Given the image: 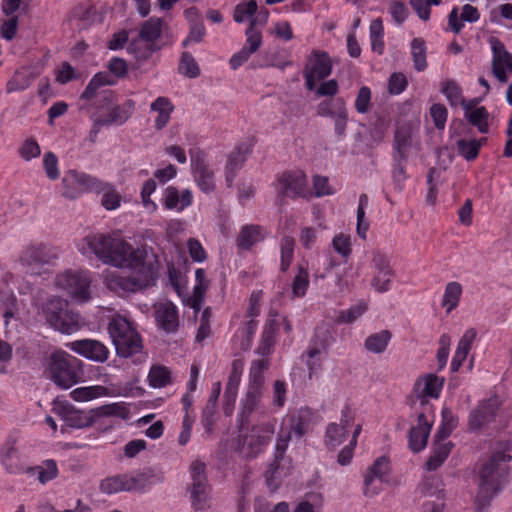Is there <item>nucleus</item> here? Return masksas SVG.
Instances as JSON below:
<instances>
[{"label":"nucleus","mask_w":512,"mask_h":512,"mask_svg":"<svg viewBox=\"0 0 512 512\" xmlns=\"http://www.w3.org/2000/svg\"><path fill=\"white\" fill-rule=\"evenodd\" d=\"M94 192L100 195V203L105 210L113 211L120 208L122 195L112 183L99 180Z\"/></svg>","instance_id":"nucleus-29"},{"label":"nucleus","mask_w":512,"mask_h":512,"mask_svg":"<svg viewBox=\"0 0 512 512\" xmlns=\"http://www.w3.org/2000/svg\"><path fill=\"white\" fill-rule=\"evenodd\" d=\"M488 42L492 50L493 74L500 82H506L508 75L512 73V54L496 37H490Z\"/></svg>","instance_id":"nucleus-14"},{"label":"nucleus","mask_w":512,"mask_h":512,"mask_svg":"<svg viewBox=\"0 0 512 512\" xmlns=\"http://www.w3.org/2000/svg\"><path fill=\"white\" fill-rule=\"evenodd\" d=\"M258 10V5L255 0H248L238 3L235 6L233 19L237 23H243L245 21L256 20L257 23L265 24L268 20L269 13L267 10L261 11L256 17L255 14Z\"/></svg>","instance_id":"nucleus-27"},{"label":"nucleus","mask_w":512,"mask_h":512,"mask_svg":"<svg viewBox=\"0 0 512 512\" xmlns=\"http://www.w3.org/2000/svg\"><path fill=\"white\" fill-rule=\"evenodd\" d=\"M157 325L166 332H175L178 327V311L171 301H162L155 305Z\"/></svg>","instance_id":"nucleus-25"},{"label":"nucleus","mask_w":512,"mask_h":512,"mask_svg":"<svg viewBox=\"0 0 512 512\" xmlns=\"http://www.w3.org/2000/svg\"><path fill=\"white\" fill-rule=\"evenodd\" d=\"M116 354L122 358L137 357V361L141 362L146 359L143 352V343L140 335L135 330L128 334L125 338L113 342Z\"/></svg>","instance_id":"nucleus-21"},{"label":"nucleus","mask_w":512,"mask_h":512,"mask_svg":"<svg viewBox=\"0 0 512 512\" xmlns=\"http://www.w3.org/2000/svg\"><path fill=\"white\" fill-rule=\"evenodd\" d=\"M82 362L63 350L54 351L48 359L50 379L60 388L68 389L79 381Z\"/></svg>","instance_id":"nucleus-4"},{"label":"nucleus","mask_w":512,"mask_h":512,"mask_svg":"<svg viewBox=\"0 0 512 512\" xmlns=\"http://www.w3.org/2000/svg\"><path fill=\"white\" fill-rule=\"evenodd\" d=\"M476 335V330L473 328L466 330L465 333L462 335L451 361V370L453 372H457L461 367L462 363L466 360L468 353L471 349V345L476 338Z\"/></svg>","instance_id":"nucleus-32"},{"label":"nucleus","mask_w":512,"mask_h":512,"mask_svg":"<svg viewBox=\"0 0 512 512\" xmlns=\"http://www.w3.org/2000/svg\"><path fill=\"white\" fill-rule=\"evenodd\" d=\"M372 264L375 274L371 279V286L378 293L388 292L392 287L395 276L388 260L381 253L375 252L372 257Z\"/></svg>","instance_id":"nucleus-17"},{"label":"nucleus","mask_w":512,"mask_h":512,"mask_svg":"<svg viewBox=\"0 0 512 512\" xmlns=\"http://www.w3.org/2000/svg\"><path fill=\"white\" fill-rule=\"evenodd\" d=\"M190 160L192 175L200 190L205 193L212 192L215 189V176L212 168L206 162L204 152L191 151Z\"/></svg>","instance_id":"nucleus-13"},{"label":"nucleus","mask_w":512,"mask_h":512,"mask_svg":"<svg viewBox=\"0 0 512 512\" xmlns=\"http://www.w3.org/2000/svg\"><path fill=\"white\" fill-rule=\"evenodd\" d=\"M113 79L105 72H99L93 76L90 80L89 84L83 91L81 98L85 100H90L93 98L97 92V90L105 85H113Z\"/></svg>","instance_id":"nucleus-48"},{"label":"nucleus","mask_w":512,"mask_h":512,"mask_svg":"<svg viewBox=\"0 0 512 512\" xmlns=\"http://www.w3.org/2000/svg\"><path fill=\"white\" fill-rule=\"evenodd\" d=\"M275 432L273 422H265L254 426L250 433L243 437L241 453L245 457H255L269 443Z\"/></svg>","instance_id":"nucleus-10"},{"label":"nucleus","mask_w":512,"mask_h":512,"mask_svg":"<svg viewBox=\"0 0 512 512\" xmlns=\"http://www.w3.org/2000/svg\"><path fill=\"white\" fill-rule=\"evenodd\" d=\"M79 251L93 253L100 261L115 268H153L147 262L145 248L133 247L126 240L102 233L89 234L79 244Z\"/></svg>","instance_id":"nucleus-1"},{"label":"nucleus","mask_w":512,"mask_h":512,"mask_svg":"<svg viewBox=\"0 0 512 512\" xmlns=\"http://www.w3.org/2000/svg\"><path fill=\"white\" fill-rule=\"evenodd\" d=\"M193 203V194L189 189L179 190L175 186H167L162 191L161 205L164 209L181 213Z\"/></svg>","instance_id":"nucleus-18"},{"label":"nucleus","mask_w":512,"mask_h":512,"mask_svg":"<svg viewBox=\"0 0 512 512\" xmlns=\"http://www.w3.org/2000/svg\"><path fill=\"white\" fill-rule=\"evenodd\" d=\"M191 504L195 510L203 511L210 507V489L206 485H191L190 488Z\"/></svg>","instance_id":"nucleus-44"},{"label":"nucleus","mask_w":512,"mask_h":512,"mask_svg":"<svg viewBox=\"0 0 512 512\" xmlns=\"http://www.w3.org/2000/svg\"><path fill=\"white\" fill-rule=\"evenodd\" d=\"M150 110L156 114L154 123L155 127L160 130L170 121L174 106L169 98L160 96L151 103Z\"/></svg>","instance_id":"nucleus-33"},{"label":"nucleus","mask_w":512,"mask_h":512,"mask_svg":"<svg viewBox=\"0 0 512 512\" xmlns=\"http://www.w3.org/2000/svg\"><path fill=\"white\" fill-rule=\"evenodd\" d=\"M133 331H135V328L132 326L131 322L122 316L113 317L108 324V333L112 343L125 338Z\"/></svg>","instance_id":"nucleus-42"},{"label":"nucleus","mask_w":512,"mask_h":512,"mask_svg":"<svg viewBox=\"0 0 512 512\" xmlns=\"http://www.w3.org/2000/svg\"><path fill=\"white\" fill-rule=\"evenodd\" d=\"M412 143V133L410 129L399 128L395 134L394 149L396 151L395 158L402 160L406 157L407 151Z\"/></svg>","instance_id":"nucleus-47"},{"label":"nucleus","mask_w":512,"mask_h":512,"mask_svg":"<svg viewBox=\"0 0 512 512\" xmlns=\"http://www.w3.org/2000/svg\"><path fill=\"white\" fill-rule=\"evenodd\" d=\"M485 139L481 140H459L457 142L459 153L467 160L475 159Z\"/></svg>","instance_id":"nucleus-54"},{"label":"nucleus","mask_w":512,"mask_h":512,"mask_svg":"<svg viewBox=\"0 0 512 512\" xmlns=\"http://www.w3.org/2000/svg\"><path fill=\"white\" fill-rule=\"evenodd\" d=\"M390 461L386 456L377 458L364 474V495L373 498L379 495L384 484L388 482L390 474Z\"/></svg>","instance_id":"nucleus-8"},{"label":"nucleus","mask_w":512,"mask_h":512,"mask_svg":"<svg viewBox=\"0 0 512 512\" xmlns=\"http://www.w3.org/2000/svg\"><path fill=\"white\" fill-rule=\"evenodd\" d=\"M354 419L355 412L351 408L345 407L341 411L340 422L330 423L327 426L325 445L329 449H335L346 440L347 429L353 425Z\"/></svg>","instance_id":"nucleus-15"},{"label":"nucleus","mask_w":512,"mask_h":512,"mask_svg":"<svg viewBox=\"0 0 512 512\" xmlns=\"http://www.w3.org/2000/svg\"><path fill=\"white\" fill-rule=\"evenodd\" d=\"M100 491L104 494L131 492L128 474H120L103 479L100 483Z\"/></svg>","instance_id":"nucleus-36"},{"label":"nucleus","mask_w":512,"mask_h":512,"mask_svg":"<svg viewBox=\"0 0 512 512\" xmlns=\"http://www.w3.org/2000/svg\"><path fill=\"white\" fill-rule=\"evenodd\" d=\"M306 186L307 178L303 172L284 173L277 181L278 191L289 197L303 196Z\"/></svg>","instance_id":"nucleus-20"},{"label":"nucleus","mask_w":512,"mask_h":512,"mask_svg":"<svg viewBox=\"0 0 512 512\" xmlns=\"http://www.w3.org/2000/svg\"><path fill=\"white\" fill-rule=\"evenodd\" d=\"M43 169L50 180H56L60 176L58 158L53 152H46L42 159Z\"/></svg>","instance_id":"nucleus-59"},{"label":"nucleus","mask_w":512,"mask_h":512,"mask_svg":"<svg viewBox=\"0 0 512 512\" xmlns=\"http://www.w3.org/2000/svg\"><path fill=\"white\" fill-rule=\"evenodd\" d=\"M334 250L344 258L351 255V237L344 233H338L332 240Z\"/></svg>","instance_id":"nucleus-62"},{"label":"nucleus","mask_w":512,"mask_h":512,"mask_svg":"<svg viewBox=\"0 0 512 512\" xmlns=\"http://www.w3.org/2000/svg\"><path fill=\"white\" fill-rule=\"evenodd\" d=\"M127 269V274L118 270H104L101 279L105 287L114 293L123 294L148 288L155 283L156 275L153 268Z\"/></svg>","instance_id":"nucleus-3"},{"label":"nucleus","mask_w":512,"mask_h":512,"mask_svg":"<svg viewBox=\"0 0 512 512\" xmlns=\"http://www.w3.org/2000/svg\"><path fill=\"white\" fill-rule=\"evenodd\" d=\"M0 463L6 472L19 474L25 470L26 461L15 441H7L1 448Z\"/></svg>","instance_id":"nucleus-19"},{"label":"nucleus","mask_w":512,"mask_h":512,"mask_svg":"<svg viewBox=\"0 0 512 512\" xmlns=\"http://www.w3.org/2000/svg\"><path fill=\"white\" fill-rule=\"evenodd\" d=\"M287 383L282 380L274 381L272 385V406L277 410L283 408L287 398Z\"/></svg>","instance_id":"nucleus-57"},{"label":"nucleus","mask_w":512,"mask_h":512,"mask_svg":"<svg viewBox=\"0 0 512 512\" xmlns=\"http://www.w3.org/2000/svg\"><path fill=\"white\" fill-rule=\"evenodd\" d=\"M465 117L469 120V122L477 127L479 132L488 133V117L489 113L483 106H477L474 100L468 101V104H465L464 108Z\"/></svg>","instance_id":"nucleus-30"},{"label":"nucleus","mask_w":512,"mask_h":512,"mask_svg":"<svg viewBox=\"0 0 512 512\" xmlns=\"http://www.w3.org/2000/svg\"><path fill=\"white\" fill-rule=\"evenodd\" d=\"M38 480L42 484H46L49 481L55 479L58 475V468L53 460L45 461L41 466L37 468Z\"/></svg>","instance_id":"nucleus-64"},{"label":"nucleus","mask_w":512,"mask_h":512,"mask_svg":"<svg viewBox=\"0 0 512 512\" xmlns=\"http://www.w3.org/2000/svg\"><path fill=\"white\" fill-rule=\"evenodd\" d=\"M462 293L463 288L459 282L452 281L446 284L441 306L445 309L447 314L458 307Z\"/></svg>","instance_id":"nucleus-38"},{"label":"nucleus","mask_w":512,"mask_h":512,"mask_svg":"<svg viewBox=\"0 0 512 512\" xmlns=\"http://www.w3.org/2000/svg\"><path fill=\"white\" fill-rule=\"evenodd\" d=\"M479 19V10L471 4L463 5L460 13L457 7H453L448 14V27L453 33L458 34L464 28L465 22L475 23Z\"/></svg>","instance_id":"nucleus-24"},{"label":"nucleus","mask_w":512,"mask_h":512,"mask_svg":"<svg viewBox=\"0 0 512 512\" xmlns=\"http://www.w3.org/2000/svg\"><path fill=\"white\" fill-rule=\"evenodd\" d=\"M156 187V182L153 179H149L143 183L140 192L142 205L151 214L158 210L157 203L151 199L152 194L156 191Z\"/></svg>","instance_id":"nucleus-52"},{"label":"nucleus","mask_w":512,"mask_h":512,"mask_svg":"<svg viewBox=\"0 0 512 512\" xmlns=\"http://www.w3.org/2000/svg\"><path fill=\"white\" fill-rule=\"evenodd\" d=\"M411 54L413 57L414 67L417 71H423L427 67L426 61V45L421 38H414L411 42Z\"/></svg>","instance_id":"nucleus-50"},{"label":"nucleus","mask_w":512,"mask_h":512,"mask_svg":"<svg viewBox=\"0 0 512 512\" xmlns=\"http://www.w3.org/2000/svg\"><path fill=\"white\" fill-rule=\"evenodd\" d=\"M209 287V280L207 279L206 272L202 268L195 271V285L193 288V306H199L204 298L205 292Z\"/></svg>","instance_id":"nucleus-49"},{"label":"nucleus","mask_w":512,"mask_h":512,"mask_svg":"<svg viewBox=\"0 0 512 512\" xmlns=\"http://www.w3.org/2000/svg\"><path fill=\"white\" fill-rule=\"evenodd\" d=\"M308 270L302 266L298 267L297 274L292 282V296L294 298L304 297L309 287Z\"/></svg>","instance_id":"nucleus-51"},{"label":"nucleus","mask_w":512,"mask_h":512,"mask_svg":"<svg viewBox=\"0 0 512 512\" xmlns=\"http://www.w3.org/2000/svg\"><path fill=\"white\" fill-rule=\"evenodd\" d=\"M100 179L75 170L68 171L63 179V195L74 199L84 192H94Z\"/></svg>","instance_id":"nucleus-11"},{"label":"nucleus","mask_w":512,"mask_h":512,"mask_svg":"<svg viewBox=\"0 0 512 512\" xmlns=\"http://www.w3.org/2000/svg\"><path fill=\"white\" fill-rule=\"evenodd\" d=\"M179 72L186 77L196 78L200 74V68L190 54L184 53L180 60Z\"/></svg>","instance_id":"nucleus-58"},{"label":"nucleus","mask_w":512,"mask_h":512,"mask_svg":"<svg viewBox=\"0 0 512 512\" xmlns=\"http://www.w3.org/2000/svg\"><path fill=\"white\" fill-rule=\"evenodd\" d=\"M441 92L446 97L451 106H462L464 108L468 101H465L462 96V89L452 80H447L442 83Z\"/></svg>","instance_id":"nucleus-45"},{"label":"nucleus","mask_w":512,"mask_h":512,"mask_svg":"<svg viewBox=\"0 0 512 512\" xmlns=\"http://www.w3.org/2000/svg\"><path fill=\"white\" fill-rule=\"evenodd\" d=\"M37 313L50 328L62 334L71 335L83 325L80 314L70 310L68 302L58 296L43 300L38 306Z\"/></svg>","instance_id":"nucleus-2"},{"label":"nucleus","mask_w":512,"mask_h":512,"mask_svg":"<svg viewBox=\"0 0 512 512\" xmlns=\"http://www.w3.org/2000/svg\"><path fill=\"white\" fill-rule=\"evenodd\" d=\"M268 369V360L265 358L252 362L249 371V382L264 384V372Z\"/></svg>","instance_id":"nucleus-63"},{"label":"nucleus","mask_w":512,"mask_h":512,"mask_svg":"<svg viewBox=\"0 0 512 512\" xmlns=\"http://www.w3.org/2000/svg\"><path fill=\"white\" fill-rule=\"evenodd\" d=\"M244 367L245 362L243 359L238 358L233 360L225 390V398H230L232 402H235L236 400L237 391L241 383Z\"/></svg>","instance_id":"nucleus-35"},{"label":"nucleus","mask_w":512,"mask_h":512,"mask_svg":"<svg viewBox=\"0 0 512 512\" xmlns=\"http://www.w3.org/2000/svg\"><path fill=\"white\" fill-rule=\"evenodd\" d=\"M56 251L45 244H37L28 247L22 256V265L26 267L27 272L38 274L43 267L56 259Z\"/></svg>","instance_id":"nucleus-12"},{"label":"nucleus","mask_w":512,"mask_h":512,"mask_svg":"<svg viewBox=\"0 0 512 512\" xmlns=\"http://www.w3.org/2000/svg\"><path fill=\"white\" fill-rule=\"evenodd\" d=\"M162 31V21L159 18H150L147 20L140 32V36L146 41L156 40Z\"/></svg>","instance_id":"nucleus-55"},{"label":"nucleus","mask_w":512,"mask_h":512,"mask_svg":"<svg viewBox=\"0 0 512 512\" xmlns=\"http://www.w3.org/2000/svg\"><path fill=\"white\" fill-rule=\"evenodd\" d=\"M255 25L256 20H251V24L245 32L246 44L243 48L248 50L251 54L256 52L262 44V34L255 28Z\"/></svg>","instance_id":"nucleus-56"},{"label":"nucleus","mask_w":512,"mask_h":512,"mask_svg":"<svg viewBox=\"0 0 512 512\" xmlns=\"http://www.w3.org/2000/svg\"><path fill=\"white\" fill-rule=\"evenodd\" d=\"M332 72V64L325 52L313 51L307 58L303 69L305 86L313 91L318 81L328 77Z\"/></svg>","instance_id":"nucleus-9"},{"label":"nucleus","mask_w":512,"mask_h":512,"mask_svg":"<svg viewBox=\"0 0 512 512\" xmlns=\"http://www.w3.org/2000/svg\"><path fill=\"white\" fill-rule=\"evenodd\" d=\"M431 427L432 422L424 414H420L417 425L410 430L409 447L411 450L419 452L426 447Z\"/></svg>","instance_id":"nucleus-26"},{"label":"nucleus","mask_w":512,"mask_h":512,"mask_svg":"<svg viewBox=\"0 0 512 512\" xmlns=\"http://www.w3.org/2000/svg\"><path fill=\"white\" fill-rule=\"evenodd\" d=\"M250 149H251V145H247L245 147L244 152H242L241 147H239L238 151L233 152L232 154H230L228 156V159H227V162L225 165V169H224L225 180H226L227 186H229V187L232 186L235 175H236L237 171L242 167V164L244 162V159H245L244 155L249 153Z\"/></svg>","instance_id":"nucleus-39"},{"label":"nucleus","mask_w":512,"mask_h":512,"mask_svg":"<svg viewBox=\"0 0 512 512\" xmlns=\"http://www.w3.org/2000/svg\"><path fill=\"white\" fill-rule=\"evenodd\" d=\"M91 283L90 272L83 270H67L55 278V285L78 304L86 303L92 298Z\"/></svg>","instance_id":"nucleus-5"},{"label":"nucleus","mask_w":512,"mask_h":512,"mask_svg":"<svg viewBox=\"0 0 512 512\" xmlns=\"http://www.w3.org/2000/svg\"><path fill=\"white\" fill-rule=\"evenodd\" d=\"M66 346L80 356L97 363H104L110 356V351L102 342L95 339L72 341Z\"/></svg>","instance_id":"nucleus-16"},{"label":"nucleus","mask_w":512,"mask_h":512,"mask_svg":"<svg viewBox=\"0 0 512 512\" xmlns=\"http://www.w3.org/2000/svg\"><path fill=\"white\" fill-rule=\"evenodd\" d=\"M443 385L444 378L431 373L425 374L416 380L414 393L420 399H437L440 396Z\"/></svg>","instance_id":"nucleus-22"},{"label":"nucleus","mask_w":512,"mask_h":512,"mask_svg":"<svg viewBox=\"0 0 512 512\" xmlns=\"http://www.w3.org/2000/svg\"><path fill=\"white\" fill-rule=\"evenodd\" d=\"M511 460V456L505 451H499L483 465L480 471V488L487 494H494L503 486L507 469L505 463Z\"/></svg>","instance_id":"nucleus-6"},{"label":"nucleus","mask_w":512,"mask_h":512,"mask_svg":"<svg viewBox=\"0 0 512 512\" xmlns=\"http://www.w3.org/2000/svg\"><path fill=\"white\" fill-rule=\"evenodd\" d=\"M264 391V384L249 382L245 396L240 403L242 417L249 416L260 403Z\"/></svg>","instance_id":"nucleus-31"},{"label":"nucleus","mask_w":512,"mask_h":512,"mask_svg":"<svg viewBox=\"0 0 512 512\" xmlns=\"http://www.w3.org/2000/svg\"><path fill=\"white\" fill-rule=\"evenodd\" d=\"M295 242L294 239L285 236L280 242V253H281V270L287 271L290 267L293 255H294Z\"/></svg>","instance_id":"nucleus-53"},{"label":"nucleus","mask_w":512,"mask_h":512,"mask_svg":"<svg viewBox=\"0 0 512 512\" xmlns=\"http://www.w3.org/2000/svg\"><path fill=\"white\" fill-rule=\"evenodd\" d=\"M312 413L307 408H301L298 411L289 413L282 421L281 430L276 441V451L282 455L292 436L300 438L306 433Z\"/></svg>","instance_id":"nucleus-7"},{"label":"nucleus","mask_w":512,"mask_h":512,"mask_svg":"<svg viewBox=\"0 0 512 512\" xmlns=\"http://www.w3.org/2000/svg\"><path fill=\"white\" fill-rule=\"evenodd\" d=\"M132 491L146 492L163 481V473L156 468H148L140 472L128 473Z\"/></svg>","instance_id":"nucleus-23"},{"label":"nucleus","mask_w":512,"mask_h":512,"mask_svg":"<svg viewBox=\"0 0 512 512\" xmlns=\"http://www.w3.org/2000/svg\"><path fill=\"white\" fill-rule=\"evenodd\" d=\"M455 427L456 419L454 418L452 412L444 408L442 410V423L438 428L436 438L446 440Z\"/></svg>","instance_id":"nucleus-60"},{"label":"nucleus","mask_w":512,"mask_h":512,"mask_svg":"<svg viewBox=\"0 0 512 512\" xmlns=\"http://www.w3.org/2000/svg\"><path fill=\"white\" fill-rule=\"evenodd\" d=\"M70 397L76 402H88L110 396V390L102 385L82 386L70 392Z\"/></svg>","instance_id":"nucleus-34"},{"label":"nucleus","mask_w":512,"mask_h":512,"mask_svg":"<svg viewBox=\"0 0 512 512\" xmlns=\"http://www.w3.org/2000/svg\"><path fill=\"white\" fill-rule=\"evenodd\" d=\"M500 401L497 397H492L483 402L470 415L469 424L471 429H478L485 423L489 422L499 409Z\"/></svg>","instance_id":"nucleus-28"},{"label":"nucleus","mask_w":512,"mask_h":512,"mask_svg":"<svg viewBox=\"0 0 512 512\" xmlns=\"http://www.w3.org/2000/svg\"><path fill=\"white\" fill-rule=\"evenodd\" d=\"M368 309L366 302H358L348 309L342 310L338 313L336 323L338 324H352L357 321Z\"/></svg>","instance_id":"nucleus-46"},{"label":"nucleus","mask_w":512,"mask_h":512,"mask_svg":"<svg viewBox=\"0 0 512 512\" xmlns=\"http://www.w3.org/2000/svg\"><path fill=\"white\" fill-rule=\"evenodd\" d=\"M391 340V333L388 330H381L379 332L369 335L365 342L364 347L371 353H383Z\"/></svg>","instance_id":"nucleus-43"},{"label":"nucleus","mask_w":512,"mask_h":512,"mask_svg":"<svg viewBox=\"0 0 512 512\" xmlns=\"http://www.w3.org/2000/svg\"><path fill=\"white\" fill-rule=\"evenodd\" d=\"M265 238V232L260 226L257 225H245L242 227L237 243L242 249H249L254 244L262 241Z\"/></svg>","instance_id":"nucleus-40"},{"label":"nucleus","mask_w":512,"mask_h":512,"mask_svg":"<svg viewBox=\"0 0 512 512\" xmlns=\"http://www.w3.org/2000/svg\"><path fill=\"white\" fill-rule=\"evenodd\" d=\"M172 376L170 370L162 365H153L148 373L147 382L150 387L160 389L171 384Z\"/></svg>","instance_id":"nucleus-41"},{"label":"nucleus","mask_w":512,"mask_h":512,"mask_svg":"<svg viewBox=\"0 0 512 512\" xmlns=\"http://www.w3.org/2000/svg\"><path fill=\"white\" fill-rule=\"evenodd\" d=\"M275 333L276 329L273 323H270L265 326L261 343L258 347V353H260L262 356L270 354L272 347L274 345Z\"/></svg>","instance_id":"nucleus-61"},{"label":"nucleus","mask_w":512,"mask_h":512,"mask_svg":"<svg viewBox=\"0 0 512 512\" xmlns=\"http://www.w3.org/2000/svg\"><path fill=\"white\" fill-rule=\"evenodd\" d=\"M451 448V442L436 438L433 444L431 456L426 463L427 469L436 470L440 467L449 455Z\"/></svg>","instance_id":"nucleus-37"}]
</instances>
